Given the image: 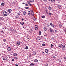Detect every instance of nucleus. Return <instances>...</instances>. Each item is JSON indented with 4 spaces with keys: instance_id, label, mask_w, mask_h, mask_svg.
<instances>
[{
    "instance_id": "c85d7f7f",
    "label": "nucleus",
    "mask_w": 66,
    "mask_h": 66,
    "mask_svg": "<svg viewBox=\"0 0 66 66\" xmlns=\"http://www.w3.org/2000/svg\"><path fill=\"white\" fill-rule=\"evenodd\" d=\"M16 4V3L15 2H13V4Z\"/></svg>"
},
{
    "instance_id": "b1692460",
    "label": "nucleus",
    "mask_w": 66,
    "mask_h": 66,
    "mask_svg": "<svg viewBox=\"0 0 66 66\" xmlns=\"http://www.w3.org/2000/svg\"><path fill=\"white\" fill-rule=\"evenodd\" d=\"M58 60L60 62H61V61H62V59H61L59 58L58 59Z\"/></svg>"
},
{
    "instance_id": "4d7b16f0",
    "label": "nucleus",
    "mask_w": 66,
    "mask_h": 66,
    "mask_svg": "<svg viewBox=\"0 0 66 66\" xmlns=\"http://www.w3.org/2000/svg\"><path fill=\"white\" fill-rule=\"evenodd\" d=\"M64 59H66V57H64Z\"/></svg>"
},
{
    "instance_id": "f8f14e48",
    "label": "nucleus",
    "mask_w": 66,
    "mask_h": 66,
    "mask_svg": "<svg viewBox=\"0 0 66 66\" xmlns=\"http://www.w3.org/2000/svg\"><path fill=\"white\" fill-rule=\"evenodd\" d=\"M13 55L14 56H17V54L16 53H14L13 54Z\"/></svg>"
},
{
    "instance_id": "f257e3e1",
    "label": "nucleus",
    "mask_w": 66,
    "mask_h": 66,
    "mask_svg": "<svg viewBox=\"0 0 66 66\" xmlns=\"http://www.w3.org/2000/svg\"><path fill=\"white\" fill-rule=\"evenodd\" d=\"M3 15L4 16H7V13L6 11H5L3 12Z\"/></svg>"
},
{
    "instance_id": "f03ea898",
    "label": "nucleus",
    "mask_w": 66,
    "mask_h": 66,
    "mask_svg": "<svg viewBox=\"0 0 66 66\" xmlns=\"http://www.w3.org/2000/svg\"><path fill=\"white\" fill-rule=\"evenodd\" d=\"M62 50H66V47L65 46H63L62 47Z\"/></svg>"
},
{
    "instance_id": "de8ad7c7",
    "label": "nucleus",
    "mask_w": 66,
    "mask_h": 66,
    "mask_svg": "<svg viewBox=\"0 0 66 66\" xmlns=\"http://www.w3.org/2000/svg\"><path fill=\"white\" fill-rule=\"evenodd\" d=\"M1 32L2 33H4V32L3 31H1Z\"/></svg>"
},
{
    "instance_id": "052dcab7",
    "label": "nucleus",
    "mask_w": 66,
    "mask_h": 66,
    "mask_svg": "<svg viewBox=\"0 0 66 66\" xmlns=\"http://www.w3.org/2000/svg\"><path fill=\"white\" fill-rule=\"evenodd\" d=\"M24 20V19H22V21H23V20Z\"/></svg>"
},
{
    "instance_id": "69168bd1",
    "label": "nucleus",
    "mask_w": 66,
    "mask_h": 66,
    "mask_svg": "<svg viewBox=\"0 0 66 66\" xmlns=\"http://www.w3.org/2000/svg\"><path fill=\"white\" fill-rule=\"evenodd\" d=\"M44 36L45 37V36H46V35H44Z\"/></svg>"
},
{
    "instance_id": "a19ab883",
    "label": "nucleus",
    "mask_w": 66,
    "mask_h": 66,
    "mask_svg": "<svg viewBox=\"0 0 66 66\" xmlns=\"http://www.w3.org/2000/svg\"><path fill=\"white\" fill-rule=\"evenodd\" d=\"M52 27H54V24H52V25L51 26Z\"/></svg>"
},
{
    "instance_id": "4be33fe9",
    "label": "nucleus",
    "mask_w": 66,
    "mask_h": 66,
    "mask_svg": "<svg viewBox=\"0 0 66 66\" xmlns=\"http://www.w3.org/2000/svg\"><path fill=\"white\" fill-rule=\"evenodd\" d=\"M33 54H34V55H36V52H35V51L33 52Z\"/></svg>"
},
{
    "instance_id": "20e7f679",
    "label": "nucleus",
    "mask_w": 66,
    "mask_h": 66,
    "mask_svg": "<svg viewBox=\"0 0 66 66\" xmlns=\"http://www.w3.org/2000/svg\"><path fill=\"white\" fill-rule=\"evenodd\" d=\"M35 28L36 30H37L38 29V27L37 25H36L35 26Z\"/></svg>"
},
{
    "instance_id": "79ce46f5",
    "label": "nucleus",
    "mask_w": 66,
    "mask_h": 66,
    "mask_svg": "<svg viewBox=\"0 0 66 66\" xmlns=\"http://www.w3.org/2000/svg\"><path fill=\"white\" fill-rule=\"evenodd\" d=\"M38 39H39V40H40V37H39L38 38Z\"/></svg>"
},
{
    "instance_id": "864d4df0",
    "label": "nucleus",
    "mask_w": 66,
    "mask_h": 66,
    "mask_svg": "<svg viewBox=\"0 0 66 66\" xmlns=\"http://www.w3.org/2000/svg\"><path fill=\"white\" fill-rule=\"evenodd\" d=\"M18 15H20V13H18Z\"/></svg>"
},
{
    "instance_id": "e433bc0d",
    "label": "nucleus",
    "mask_w": 66,
    "mask_h": 66,
    "mask_svg": "<svg viewBox=\"0 0 66 66\" xmlns=\"http://www.w3.org/2000/svg\"><path fill=\"white\" fill-rule=\"evenodd\" d=\"M29 5H30V6H31V5H32V4H30V3L29 4Z\"/></svg>"
},
{
    "instance_id": "e2e57ef3",
    "label": "nucleus",
    "mask_w": 66,
    "mask_h": 66,
    "mask_svg": "<svg viewBox=\"0 0 66 66\" xmlns=\"http://www.w3.org/2000/svg\"><path fill=\"white\" fill-rule=\"evenodd\" d=\"M42 53H43L44 54V52H42Z\"/></svg>"
},
{
    "instance_id": "c756f323",
    "label": "nucleus",
    "mask_w": 66,
    "mask_h": 66,
    "mask_svg": "<svg viewBox=\"0 0 66 66\" xmlns=\"http://www.w3.org/2000/svg\"><path fill=\"white\" fill-rule=\"evenodd\" d=\"M51 13H50V12H49L48 13V15H51Z\"/></svg>"
},
{
    "instance_id": "49530a36",
    "label": "nucleus",
    "mask_w": 66,
    "mask_h": 66,
    "mask_svg": "<svg viewBox=\"0 0 66 66\" xmlns=\"http://www.w3.org/2000/svg\"><path fill=\"white\" fill-rule=\"evenodd\" d=\"M51 46L52 47H53V45H52V44H51Z\"/></svg>"
},
{
    "instance_id": "2eb2a0df",
    "label": "nucleus",
    "mask_w": 66,
    "mask_h": 66,
    "mask_svg": "<svg viewBox=\"0 0 66 66\" xmlns=\"http://www.w3.org/2000/svg\"><path fill=\"white\" fill-rule=\"evenodd\" d=\"M58 6V10H60L61 8V6H60L59 5L57 6Z\"/></svg>"
},
{
    "instance_id": "1a4fd4ad",
    "label": "nucleus",
    "mask_w": 66,
    "mask_h": 66,
    "mask_svg": "<svg viewBox=\"0 0 66 66\" xmlns=\"http://www.w3.org/2000/svg\"><path fill=\"white\" fill-rule=\"evenodd\" d=\"M20 44V43L19 42H17V43L16 44V45L18 46H19Z\"/></svg>"
},
{
    "instance_id": "680f3d73",
    "label": "nucleus",
    "mask_w": 66,
    "mask_h": 66,
    "mask_svg": "<svg viewBox=\"0 0 66 66\" xmlns=\"http://www.w3.org/2000/svg\"><path fill=\"white\" fill-rule=\"evenodd\" d=\"M51 38H52V39H53V38H53V37H52Z\"/></svg>"
},
{
    "instance_id": "7ed1b4c3",
    "label": "nucleus",
    "mask_w": 66,
    "mask_h": 66,
    "mask_svg": "<svg viewBox=\"0 0 66 66\" xmlns=\"http://www.w3.org/2000/svg\"><path fill=\"white\" fill-rule=\"evenodd\" d=\"M7 11L9 12V13H11V12H12V10L11 9H8L7 10Z\"/></svg>"
},
{
    "instance_id": "9b49d317",
    "label": "nucleus",
    "mask_w": 66,
    "mask_h": 66,
    "mask_svg": "<svg viewBox=\"0 0 66 66\" xmlns=\"http://www.w3.org/2000/svg\"><path fill=\"white\" fill-rule=\"evenodd\" d=\"M3 59L4 60H7V58L5 57H3Z\"/></svg>"
},
{
    "instance_id": "412c9836",
    "label": "nucleus",
    "mask_w": 66,
    "mask_h": 66,
    "mask_svg": "<svg viewBox=\"0 0 66 66\" xmlns=\"http://www.w3.org/2000/svg\"><path fill=\"white\" fill-rule=\"evenodd\" d=\"M44 31H47V28H46V27H44Z\"/></svg>"
},
{
    "instance_id": "cd10ccee",
    "label": "nucleus",
    "mask_w": 66,
    "mask_h": 66,
    "mask_svg": "<svg viewBox=\"0 0 66 66\" xmlns=\"http://www.w3.org/2000/svg\"><path fill=\"white\" fill-rule=\"evenodd\" d=\"M51 1L52 2H54L55 0H52Z\"/></svg>"
},
{
    "instance_id": "ddd939ff",
    "label": "nucleus",
    "mask_w": 66,
    "mask_h": 66,
    "mask_svg": "<svg viewBox=\"0 0 66 66\" xmlns=\"http://www.w3.org/2000/svg\"><path fill=\"white\" fill-rule=\"evenodd\" d=\"M45 52L46 53H48V50L46 49L45 50Z\"/></svg>"
},
{
    "instance_id": "6ab92c4d",
    "label": "nucleus",
    "mask_w": 66,
    "mask_h": 66,
    "mask_svg": "<svg viewBox=\"0 0 66 66\" xmlns=\"http://www.w3.org/2000/svg\"><path fill=\"white\" fill-rule=\"evenodd\" d=\"M31 14V13H30V12L29 11H28V14L29 15H30Z\"/></svg>"
},
{
    "instance_id": "ea45409f",
    "label": "nucleus",
    "mask_w": 66,
    "mask_h": 66,
    "mask_svg": "<svg viewBox=\"0 0 66 66\" xmlns=\"http://www.w3.org/2000/svg\"><path fill=\"white\" fill-rule=\"evenodd\" d=\"M53 57L54 59H56V57L55 56H53Z\"/></svg>"
},
{
    "instance_id": "72a5a7b5",
    "label": "nucleus",
    "mask_w": 66,
    "mask_h": 66,
    "mask_svg": "<svg viewBox=\"0 0 66 66\" xmlns=\"http://www.w3.org/2000/svg\"><path fill=\"white\" fill-rule=\"evenodd\" d=\"M53 24H52V23H50V26H52V25Z\"/></svg>"
},
{
    "instance_id": "5701e85b",
    "label": "nucleus",
    "mask_w": 66,
    "mask_h": 66,
    "mask_svg": "<svg viewBox=\"0 0 66 66\" xmlns=\"http://www.w3.org/2000/svg\"><path fill=\"white\" fill-rule=\"evenodd\" d=\"M34 0H30L29 1H30L31 2H33Z\"/></svg>"
},
{
    "instance_id": "c9c22d12",
    "label": "nucleus",
    "mask_w": 66,
    "mask_h": 66,
    "mask_svg": "<svg viewBox=\"0 0 66 66\" xmlns=\"http://www.w3.org/2000/svg\"><path fill=\"white\" fill-rule=\"evenodd\" d=\"M42 46H45V44H42Z\"/></svg>"
},
{
    "instance_id": "a211bd4d",
    "label": "nucleus",
    "mask_w": 66,
    "mask_h": 66,
    "mask_svg": "<svg viewBox=\"0 0 66 66\" xmlns=\"http://www.w3.org/2000/svg\"><path fill=\"white\" fill-rule=\"evenodd\" d=\"M20 23L21 24H22V25H23V24L24 23L23 22H20Z\"/></svg>"
},
{
    "instance_id": "09e8293b",
    "label": "nucleus",
    "mask_w": 66,
    "mask_h": 66,
    "mask_svg": "<svg viewBox=\"0 0 66 66\" xmlns=\"http://www.w3.org/2000/svg\"><path fill=\"white\" fill-rule=\"evenodd\" d=\"M55 32L56 33H57V31L56 30H55Z\"/></svg>"
},
{
    "instance_id": "2f4dec72",
    "label": "nucleus",
    "mask_w": 66,
    "mask_h": 66,
    "mask_svg": "<svg viewBox=\"0 0 66 66\" xmlns=\"http://www.w3.org/2000/svg\"><path fill=\"white\" fill-rule=\"evenodd\" d=\"M47 27H49V26H50V25H49V24H47Z\"/></svg>"
},
{
    "instance_id": "7c9ffc66",
    "label": "nucleus",
    "mask_w": 66,
    "mask_h": 66,
    "mask_svg": "<svg viewBox=\"0 0 66 66\" xmlns=\"http://www.w3.org/2000/svg\"><path fill=\"white\" fill-rule=\"evenodd\" d=\"M18 18V16H16L15 17V19H17Z\"/></svg>"
},
{
    "instance_id": "603ef678",
    "label": "nucleus",
    "mask_w": 66,
    "mask_h": 66,
    "mask_svg": "<svg viewBox=\"0 0 66 66\" xmlns=\"http://www.w3.org/2000/svg\"><path fill=\"white\" fill-rule=\"evenodd\" d=\"M64 32H66V28L64 30Z\"/></svg>"
},
{
    "instance_id": "4468645a",
    "label": "nucleus",
    "mask_w": 66,
    "mask_h": 66,
    "mask_svg": "<svg viewBox=\"0 0 66 66\" xmlns=\"http://www.w3.org/2000/svg\"><path fill=\"white\" fill-rule=\"evenodd\" d=\"M47 8L48 9V10H52V8H51L50 6H49Z\"/></svg>"
},
{
    "instance_id": "39448f33",
    "label": "nucleus",
    "mask_w": 66,
    "mask_h": 66,
    "mask_svg": "<svg viewBox=\"0 0 66 66\" xmlns=\"http://www.w3.org/2000/svg\"><path fill=\"white\" fill-rule=\"evenodd\" d=\"M7 50L9 51H11V48L10 47H9L7 48Z\"/></svg>"
},
{
    "instance_id": "8fccbe9b",
    "label": "nucleus",
    "mask_w": 66,
    "mask_h": 66,
    "mask_svg": "<svg viewBox=\"0 0 66 66\" xmlns=\"http://www.w3.org/2000/svg\"><path fill=\"white\" fill-rule=\"evenodd\" d=\"M29 57H31V55H29Z\"/></svg>"
},
{
    "instance_id": "0e129e2a",
    "label": "nucleus",
    "mask_w": 66,
    "mask_h": 66,
    "mask_svg": "<svg viewBox=\"0 0 66 66\" xmlns=\"http://www.w3.org/2000/svg\"><path fill=\"white\" fill-rule=\"evenodd\" d=\"M1 19H2V18H3L1 17Z\"/></svg>"
},
{
    "instance_id": "4c0bfd02",
    "label": "nucleus",
    "mask_w": 66,
    "mask_h": 66,
    "mask_svg": "<svg viewBox=\"0 0 66 66\" xmlns=\"http://www.w3.org/2000/svg\"><path fill=\"white\" fill-rule=\"evenodd\" d=\"M30 65H33V66H34V64H33V63H32L31 64H30Z\"/></svg>"
},
{
    "instance_id": "338daca9",
    "label": "nucleus",
    "mask_w": 66,
    "mask_h": 66,
    "mask_svg": "<svg viewBox=\"0 0 66 66\" xmlns=\"http://www.w3.org/2000/svg\"><path fill=\"white\" fill-rule=\"evenodd\" d=\"M51 0H49V1H51Z\"/></svg>"
},
{
    "instance_id": "393cba45",
    "label": "nucleus",
    "mask_w": 66,
    "mask_h": 66,
    "mask_svg": "<svg viewBox=\"0 0 66 66\" xmlns=\"http://www.w3.org/2000/svg\"><path fill=\"white\" fill-rule=\"evenodd\" d=\"M3 42H6V39H3Z\"/></svg>"
},
{
    "instance_id": "bf43d9fd",
    "label": "nucleus",
    "mask_w": 66,
    "mask_h": 66,
    "mask_svg": "<svg viewBox=\"0 0 66 66\" xmlns=\"http://www.w3.org/2000/svg\"><path fill=\"white\" fill-rule=\"evenodd\" d=\"M44 1H47V0H43Z\"/></svg>"
},
{
    "instance_id": "a878e982",
    "label": "nucleus",
    "mask_w": 66,
    "mask_h": 66,
    "mask_svg": "<svg viewBox=\"0 0 66 66\" xmlns=\"http://www.w3.org/2000/svg\"><path fill=\"white\" fill-rule=\"evenodd\" d=\"M42 18H45V16L44 15H42Z\"/></svg>"
},
{
    "instance_id": "423d86ee",
    "label": "nucleus",
    "mask_w": 66,
    "mask_h": 66,
    "mask_svg": "<svg viewBox=\"0 0 66 66\" xmlns=\"http://www.w3.org/2000/svg\"><path fill=\"white\" fill-rule=\"evenodd\" d=\"M50 32H51V33H52L53 32V29H52L50 28Z\"/></svg>"
},
{
    "instance_id": "bb28decb",
    "label": "nucleus",
    "mask_w": 66,
    "mask_h": 66,
    "mask_svg": "<svg viewBox=\"0 0 66 66\" xmlns=\"http://www.w3.org/2000/svg\"><path fill=\"white\" fill-rule=\"evenodd\" d=\"M35 62H38V60L37 59H35Z\"/></svg>"
},
{
    "instance_id": "f704fd0d",
    "label": "nucleus",
    "mask_w": 66,
    "mask_h": 66,
    "mask_svg": "<svg viewBox=\"0 0 66 66\" xmlns=\"http://www.w3.org/2000/svg\"><path fill=\"white\" fill-rule=\"evenodd\" d=\"M25 8L26 9H29V7H25Z\"/></svg>"
},
{
    "instance_id": "37998d69",
    "label": "nucleus",
    "mask_w": 66,
    "mask_h": 66,
    "mask_svg": "<svg viewBox=\"0 0 66 66\" xmlns=\"http://www.w3.org/2000/svg\"><path fill=\"white\" fill-rule=\"evenodd\" d=\"M12 61H14V59H12Z\"/></svg>"
},
{
    "instance_id": "aec40b11",
    "label": "nucleus",
    "mask_w": 66,
    "mask_h": 66,
    "mask_svg": "<svg viewBox=\"0 0 66 66\" xmlns=\"http://www.w3.org/2000/svg\"><path fill=\"white\" fill-rule=\"evenodd\" d=\"M5 4L4 3H2L1 4L2 6H4Z\"/></svg>"
},
{
    "instance_id": "13d9d810",
    "label": "nucleus",
    "mask_w": 66,
    "mask_h": 66,
    "mask_svg": "<svg viewBox=\"0 0 66 66\" xmlns=\"http://www.w3.org/2000/svg\"><path fill=\"white\" fill-rule=\"evenodd\" d=\"M22 3L23 4H25V3Z\"/></svg>"
},
{
    "instance_id": "9d476101",
    "label": "nucleus",
    "mask_w": 66,
    "mask_h": 66,
    "mask_svg": "<svg viewBox=\"0 0 66 66\" xmlns=\"http://www.w3.org/2000/svg\"><path fill=\"white\" fill-rule=\"evenodd\" d=\"M63 45L62 44H60L58 46L59 47V48H62V47H63Z\"/></svg>"
},
{
    "instance_id": "473e14b6",
    "label": "nucleus",
    "mask_w": 66,
    "mask_h": 66,
    "mask_svg": "<svg viewBox=\"0 0 66 66\" xmlns=\"http://www.w3.org/2000/svg\"><path fill=\"white\" fill-rule=\"evenodd\" d=\"M39 35H41V31H39Z\"/></svg>"
},
{
    "instance_id": "3c124183",
    "label": "nucleus",
    "mask_w": 66,
    "mask_h": 66,
    "mask_svg": "<svg viewBox=\"0 0 66 66\" xmlns=\"http://www.w3.org/2000/svg\"><path fill=\"white\" fill-rule=\"evenodd\" d=\"M26 6H28V4H26Z\"/></svg>"
},
{
    "instance_id": "f3484780",
    "label": "nucleus",
    "mask_w": 66,
    "mask_h": 66,
    "mask_svg": "<svg viewBox=\"0 0 66 66\" xmlns=\"http://www.w3.org/2000/svg\"><path fill=\"white\" fill-rule=\"evenodd\" d=\"M23 13L24 15H26V12L25 11H24L23 12Z\"/></svg>"
},
{
    "instance_id": "a18cd8bd",
    "label": "nucleus",
    "mask_w": 66,
    "mask_h": 66,
    "mask_svg": "<svg viewBox=\"0 0 66 66\" xmlns=\"http://www.w3.org/2000/svg\"><path fill=\"white\" fill-rule=\"evenodd\" d=\"M28 4H29L30 3V1H28Z\"/></svg>"
},
{
    "instance_id": "6e6552de",
    "label": "nucleus",
    "mask_w": 66,
    "mask_h": 66,
    "mask_svg": "<svg viewBox=\"0 0 66 66\" xmlns=\"http://www.w3.org/2000/svg\"><path fill=\"white\" fill-rule=\"evenodd\" d=\"M31 11L32 12L31 13V15L32 16H33L34 15V12H33V11L32 10H31Z\"/></svg>"
},
{
    "instance_id": "c03bdc74",
    "label": "nucleus",
    "mask_w": 66,
    "mask_h": 66,
    "mask_svg": "<svg viewBox=\"0 0 66 66\" xmlns=\"http://www.w3.org/2000/svg\"><path fill=\"white\" fill-rule=\"evenodd\" d=\"M15 58L16 60H18V58H17L16 57H15Z\"/></svg>"
},
{
    "instance_id": "5fc2aeb1",
    "label": "nucleus",
    "mask_w": 66,
    "mask_h": 66,
    "mask_svg": "<svg viewBox=\"0 0 66 66\" xmlns=\"http://www.w3.org/2000/svg\"><path fill=\"white\" fill-rule=\"evenodd\" d=\"M15 66H18V64H16L15 65Z\"/></svg>"
},
{
    "instance_id": "dca6fc26",
    "label": "nucleus",
    "mask_w": 66,
    "mask_h": 66,
    "mask_svg": "<svg viewBox=\"0 0 66 66\" xmlns=\"http://www.w3.org/2000/svg\"><path fill=\"white\" fill-rule=\"evenodd\" d=\"M24 49H26V50H27L28 49V47L27 46H26L24 48Z\"/></svg>"
},
{
    "instance_id": "774afa93",
    "label": "nucleus",
    "mask_w": 66,
    "mask_h": 66,
    "mask_svg": "<svg viewBox=\"0 0 66 66\" xmlns=\"http://www.w3.org/2000/svg\"><path fill=\"white\" fill-rule=\"evenodd\" d=\"M23 28H25V27H24H24H23Z\"/></svg>"
},
{
    "instance_id": "6e6d98bb",
    "label": "nucleus",
    "mask_w": 66,
    "mask_h": 66,
    "mask_svg": "<svg viewBox=\"0 0 66 66\" xmlns=\"http://www.w3.org/2000/svg\"><path fill=\"white\" fill-rule=\"evenodd\" d=\"M30 66H33V65H31V64H30Z\"/></svg>"
},
{
    "instance_id": "0eeeda50",
    "label": "nucleus",
    "mask_w": 66,
    "mask_h": 66,
    "mask_svg": "<svg viewBox=\"0 0 66 66\" xmlns=\"http://www.w3.org/2000/svg\"><path fill=\"white\" fill-rule=\"evenodd\" d=\"M29 31L30 33H32V32H33V30L32 29H30L29 30Z\"/></svg>"
},
{
    "instance_id": "58836bf2",
    "label": "nucleus",
    "mask_w": 66,
    "mask_h": 66,
    "mask_svg": "<svg viewBox=\"0 0 66 66\" xmlns=\"http://www.w3.org/2000/svg\"><path fill=\"white\" fill-rule=\"evenodd\" d=\"M45 66H48V64H47V63H46V64H45Z\"/></svg>"
}]
</instances>
